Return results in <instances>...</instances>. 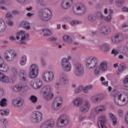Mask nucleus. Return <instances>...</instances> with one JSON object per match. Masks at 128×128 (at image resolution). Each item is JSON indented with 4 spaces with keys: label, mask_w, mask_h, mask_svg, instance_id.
Wrapping results in <instances>:
<instances>
[{
    "label": "nucleus",
    "mask_w": 128,
    "mask_h": 128,
    "mask_svg": "<svg viewBox=\"0 0 128 128\" xmlns=\"http://www.w3.org/2000/svg\"><path fill=\"white\" fill-rule=\"evenodd\" d=\"M74 106H81L80 108V112L82 114H87L90 108V102L86 100L84 103V100L80 98H75L72 102Z\"/></svg>",
    "instance_id": "1"
},
{
    "label": "nucleus",
    "mask_w": 128,
    "mask_h": 128,
    "mask_svg": "<svg viewBox=\"0 0 128 128\" xmlns=\"http://www.w3.org/2000/svg\"><path fill=\"white\" fill-rule=\"evenodd\" d=\"M98 60L96 57L91 56H89L86 60V68H88V70H92V68H94V74L96 76H100V72L102 70L100 69V68L96 66H98Z\"/></svg>",
    "instance_id": "2"
},
{
    "label": "nucleus",
    "mask_w": 128,
    "mask_h": 128,
    "mask_svg": "<svg viewBox=\"0 0 128 128\" xmlns=\"http://www.w3.org/2000/svg\"><path fill=\"white\" fill-rule=\"evenodd\" d=\"M114 102L117 106H126L128 103V94L122 95L120 92H115Z\"/></svg>",
    "instance_id": "3"
},
{
    "label": "nucleus",
    "mask_w": 128,
    "mask_h": 128,
    "mask_svg": "<svg viewBox=\"0 0 128 128\" xmlns=\"http://www.w3.org/2000/svg\"><path fill=\"white\" fill-rule=\"evenodd\" d=\"M68 124H70V117L66 114L60 116L57 120L56 124L58 128H64Z\"/></svg>",
    "instance_id": "4"
},
{
    "label": "nucleus",
    "mask_w": 128,
    "mask_h": 128,
    "mask_svg": "<svg viewBox=\"0 0 128 128\" xmlns=\"http://www.w3.org/2000/svg\"><path fill=\"white\" fill-rule=\"evenodd\" d=\"M30 120L31 122L35 124H40L42 122V114L40 112H34L30 116Z\"/></svg>",
    "instance_id": "5"
},
{
    "label": "nucleus",
    "mask_w": 128,
    "mask_h": 128,
    "mask_svg": "<svg viewBox=\"0 0 128 128\" xmlns=\"http://www.w3.org/2000/svg\"><path fill=\"white\" fill-rule=\"evenodd\" d=\"M104 110H106V107L104 106H99L98 107L94 108L92 110L90 114L88 116V118L89 120H92V118H96V116L100 114V112H104Z\"/></svg>",
    "instance_id": "6"
},
{
    "label": "nucleus",
    "mask_w": 128,
    "mask_h": 128,
    "mask_svg": "<svg viewBox=\"0 0 128 128\" xmlns=\"http://www.w3.org/2000/svg\"><path fill=\"white\" fill-rule=\"evenodd\" d=\"M62 98L60 97H57L54 100L51 104V108L54 112L60 110L62 108Z\"/></svg>",
    "instance_id": "7"
},
{
    "label": "nucleus",
    "mask_w": 128,
    "mask_h": 128,
    "mask_svg": "<svg viewBox=\"0 0 128 128\" xmlns=\"http://www.w3.org/2000/svg\"><path fill=\"white\" fill-rule=\"evenodd\" d=\"M73 12L79 16H82L86 12V8L84 4L77 3L73 8Z\"/></svg>",
    "instance_id": "8"
},
{
    "label": "nucleus",
    "mask_w": 128,
    "mask_h": 128,
    "mask_svg": "<svg viewBox=\"0 0 128 128\" xmlns=\"http://www.w3.org/2000/svg\"><path fill=\"white\" fill-rule=\"evenodd\" d=\"M39 17L42 20L48 22L52 18V11L48 9L42 10L39 12Z\"/></svg>",
    "instance_id": "9"
},
{
    "label": "nucleus",
    "mask_w": 128,
    "mask_h": 128,
    "mask_svg": "<svg viewBox=\"0 0 128 128\" xmlns=\"http://www.w3.org/2000/svg\"><path fill=\"white\" fill-rule=\"evenodd\" d=\"M84 74V66L80 63L77 62L74 65V74L78 78L82 76Z\"/></svg>",
    "instance_id": "10"
},
{
    "label": "nucleus",
    "mask_w": 128,
    "mask_h": 128,
    "mask_svg": "<svg viewBox=\"0 0 128 128\" xmlns=\"http://www.w3.org/2000/svg\"><path fill=\"white\" fill-rule=\"evenodd\" d=\"M38 76V66L32 64L30 68L28 76L30 78H36Z\"/></svg>",
    "instance_id": "11"
},
{
    "label": "nucleus",
    "mask_w": 128,
    "mask_h": 128,
    "mask_svg": "<svg viewBox=\"0 0 128 128\" xmlns=\"http://www.w3.org/2000/svg\"><path fill=\"white\" fill-rule=\"evenodd\" d=\"M62 68L65 72H70L72 70V64L66 58H63L60 62Z\"/></svg>",
    "instance_id": "12"
},
{
    "label": "nucleus",
    "mask_w": 128,
    "mask_h": 128,
    "mask_svg": "<svg viewBox=\"0 0 128 128\" xmlns=\"http://www.w3.org/2000/svg\"><path fill=\"white\" fill-rule=\"evenodd\" d=\"M7 52L4 58L8 62H12L16 58L18 54L14 50L9 49L7 50Z\"/></svg>",
    "instance_id": "13"
},
{
    "label": "nucleus",
    "mask_w": 128,
    "mask_h": 128,
    "mask_svg": "<svg viewBox=\"0 0 128 128\" xmlns=\"http://www.w3.org/2000/svg\"><path fill=\"white\" fill-rule=\"evenodd\" d=\"M42 78L44 82H50L54 80V73L52 72H44L42 75Z\"/></svg>",
    "instance_id": "14"
},
{
    "label": "nucleus",
    "mask_w": 128,
    "mask_h": 128,
    "mask_svg": "<svg viewBox=\"0 0 128 128\" xmlns=\"http://www.w3.org/2000/svg\"><path fill=\"white\" fill-rule=\"evenodd\" d=\"M112 28L108 25L102 26L100 28V34L102 36H108L112 34Z\"/></svg>",
    "instance_id": "15"
},
{
    "label": "nucleus",
    "mask_w": 128,
    "mask_h": 128,
    "mask_svg": "<svg viewBox=\"0 0 128 128\" xmlns=\"http://www.w3.org/2000/svg\"><path fill=\"white\" fill-rule=\"evenodd\" d=\"M54 128V120H49L43 122L40 128Z\"/></svg>",
    "instance_id": "16"
},
{
    "label": "nucleus",
    "mask_w": 128,
    "mask_h": 128,
    "mask_svg": "<svg viewBox=\"0 0 128 128\" xmlns=\"http://www.w3.org/2000/svg\"><path fill=\"white\" fill-rule=\"evenodd\" d=\"M74 4V0H63L61 3L62 10H68Z\"/></svg>",
    "instance_id": "17"
},
{
    "label": "nucleus",
    "mask_w": 128,
    "mask_h": 128,
    "mask_svg": "<svg viewBox=\"0 0 128 128\" xmlns=\"http://www.w3.org/2000/svg\"><path fill=\"white\" fill-rule=\"evenodd\" d=\"M106 116H100L98 118V126L100 128H106Z\"/></svg>",
    "instance_id": "18"
},
{
    "label": "nucleus",
    "mask_w": 128,
    "mask_h": 128,
    "mask_svg": "<svg viewBox=\"0 0 128 128\" xmlns=\"http://www.w3.org/2000/svg\"><path fill=\"white\" fill-rule=\"evenodd\" d=\"M122 40V35L114 34L111 37V41L113 44H118Z\"/></svg>",
    "instance_id": "19"
},
{
    "label": "nucleus",
    "mask_w": 128,
    "mask_h": 128,
    "mask_svg": "<svg viewBox=\"0 0 128 128\" xmlns=\"http://www.w3.org/2000/svg\"><path fill=\"white\" fill-rule=\"evenodd\" d=\"M12 102L15 108H21V106L24 105V100L23 99H14L12 100Z\"/></svg>",
    "instance_id": "20"
},
{
    "label": "nucleus",
    "mask_w": 128,
    "mask_h": 128,
    "mask_svg": "<svg viewBox=\"0 0 128 128\" xmlns=\"http://www.w3.org/2000/svg\"><path fill=\"white\" fill-rule=\"evenodd\" d=\"M18 76H19L21 80L26 82V78H28V72L26 70H20L18 72Z\"/></svg>",
    "instance_id": "21"
},
{
    "label": "nucleus",
    "mask_w": 128,
    "mask_h": 128,
    "mask_svg": "<svg viewBox=\"0 0 128 128\" xmlns=\"http://www.w3.org/2000/svg\"><path fill=\"white\" fill-rule=\"evenodd\" d=\"M98 68L102 72H106L108 70V61H102L99 64Z\"/></svg>",
    "instance_id": "22"
},
{
    "label": "nucleus",
    "mask_w": 128,
    "mask_h": 128,
    "mask_svg": "<svg viewBox=\"0 0 128 128\" xmlns=\"http://www.w3.org/2000/svg\"><path fill=\"white\" fill-rule=\"evenodd\" d=\"M0 82L2 84H10V78L4 74L0 73Z\"/></svg>",
    "instance_id": "23"
},
{
    "label": "nucleus",
    "mask_w": 128,
    "mask_h": 128,
    "mask_svg": "<svg viewBox=\"0 0 128 128\" xmlns=\"http://www.w3.org/2000/svg\"><path fill=\"white\" fill-rule=\"evenodd\" d=\"M42 32L44 36H51L52 34V30L50 29L45 28L42 30Z\"/></svg>",
    "instance_id": "24"
},
{
    "label": "nucleus",
    "mask_w": 128,
    "mask_h": 128,
    "mask_svg": "<svg viewBox=\"0 0 128 128\" xmlns=\"http://www.w3.org/2000/svg\"><path fill=\"white\" fill-rule=\"evenodd\" d=\"M9 70L10 66H8V64L4 62L0 65V72H8Z\"/></svg>",
    "instance_id": "25"
},
{
    "label": "nucleus",
    "mask_w": 128,
    "mask_h": 128,
    "mask_svg": "<svg viewBox=\"0 0 128 128\" xmlns=\"http://www.w3.org/2000/svg\"><path fill=\"white\" fill-rule=\"evenodd\" d=\"M60 81L62 84H66L68 82V76L66 74H61L60 77Z\"/></svg>",
    "instance_id": "26"
},
{
    "label": "nucleus",
    "mask_w": 128,
    "mask_h": 128,
    "mask_svg": "<svg viewBox=\"0 0 128 128\" xmlns=\"http://www.w3.org/2000/svg\"><path fill=\"white\" fill-rule=\"evenodd\" d=\"M11 72H12L14 76V79H12V82H16V76H18V68L15 67H12L11 68Z\"/></svg>",
    "instance_id": "27"
},
{
    "label": "nucleus",
    "mask_w": 128,
    "mask_h": 128,
    "mask_svg": "<svg viewBox=\"0 0 128 128\" xmlns=\"http://www.w3.org/2000/svg\"><path fill=\"white\" fill-rule=\"evenodd\" d=\"M20 26L26 30H30V23L25 21H23L20 23Z\"/></svg>",
    "instance_id": "28"
},
{
    "label": "nucleus",
    "mask_w": 128,
    "mask_h": 128,
    "mask_svg": "<svg viewBox=\"0 0 128 128\" xmlns=\"http://www.w3.org/2000/svg\"><path fill=\"white\" fill-rule=\"evenodd\" d=\"M42 92L43 94L52 92V87L50 85H45L43 86Z\"/></svg>",
    "instance_id": "29"
},
{
    "label": "nucleus",
    "mask_w": 128,
    "mask_h": 128,
    "mask_svg": "<svg viewBox=\"0 0 128 128\" xmlns=\"http://www.w3.org/2000/svg\"><path fill=\"white\" fill-rule=\"evenodd\" d=\"M44 98L45 100H50L54 98V94L50 92L49 93H43Z\"/></svg>",
    "instance_id": "30"
},
{
    "label": "nucleus",
    "mask_w": 128,
    "mask_h": 128,
    "mask_svg": "<svg viewBox=\"0 0 128 128\" xmlns=\"http://www.w3.org/2000/svg\"><path fill=\"white\" fill-rule=\"evenodd\" d=\"M109 116L112 122L113 126H116L118 124V120L116 119V116L112 113H110Z\"/></svg>",
    "instance_id": "31"
},
{
    "label": "nucleus",
    "mask_w": 128,
    "mask_h": 128,
    "mask_svg": "<svg viewBox=\"0 0 128 128\" xmlns=\"http://www.w3.org/2000/svg\"><path fill=\"white\" fill-rule=\"evenodd\" d=\"M22 88V86L20 84H18L16 85H15L12 88V90L14 92H20Z\"/></svg>",
    "instance_id": "32"
},
{
    "label": "nucleus",
    "mask_w": 128,
    "mask_h": 128,
    "mask_svg": "<svg viewBox=\"0 0 128 128\" xmlns=\"http://www.w3.org/2000/svg\"><path fill=\"white\" fill-rule=\"evenodd\" d=\"M96 96L97 97V100H98V102H100L102 100H104L105 98L104 95L100 93L96 94Z\"/></svg>",
    "instance_id": "33"
},
{
    "label": "nucleus",
    "mask_w": 128,
    "mask_h": 128,
    "mask_svg": "<svg viewBox=\"0 0 128 128\" xmlns=\"http://www.w3.org/2000/svg\"><path fill=\"white\" fill-rule=\"evenodd\" d=\"M126 68V63L122 62L120 63L118 68V72H122L124 68Z\"/></svg>",
    "instance_id": "34"
},
{
    "label": "nucleus",
    "mask_w": 128,
    "mask_h": 128,
    "mask_svg": "<svg viewBox=\"0 0 128 128\" xmlns=\"http://www.w3.org/2000/svg\"><path fill=\"white\" fill-rule=\"evenodd\" d=\"M90 102L92 104H98V102L96 94L90 96Z\"/></svg>",
    "instance_id": "35"
},
{
    "label": "nucleus",
    "mask_w": 128,
    "mask_h": 128,
    "mask_svg": "<svg viewBox=\"0 0 128 128\" xmlns=\"http://www.w3.org/2000/svg\"><path fill=\"white\" fill-rule=\"evenodd\" d=\"M38 79H36V80L32 81L30 82L31 86L34 88H36V89L38 88V86L36 85L38 84Z\"/></svg>",
    "instance_id": "36"
},
{
    "label": "nucleus",
    "mask_w": 128,
    "mask_h": 128,
    "mask_svg": "<svg viewBox=\"0 0 128 128\" xmlns=\"http://www.w3.org/2000/svg\"><path fill=\"white\" fill-rule=\"evenodd\" d=\"M100 48L102 50L103 52H108L110 50V48H108V45L106 44H102V46H101Z\"/></svg>",
    "instance_id": "37"
},
{
    "label": "nucleus",
    "mask_w": 128,
    "mask_h": 128,
    "mask_svg": "<svg viewBox=\"0 0 128 128\" xmlns=\"http://www.w3.org/2000/svg\"><path fill=\"white\" fill-rule=\"evenodd\" d=\"M8 100L6 98H2L0 102V106L2 107L6 106H8Z\"/></svg>",
    "instance_id": "38"
},
{
    "label": "nucleus",
    "mask_w": 128,
    "mask_h": 128,
    "mask_svg": "<svg viewBox=\"0 0 128 128\" xmlns=\"http://www.w3.org/2000/svg\"><path fill=\"white\" fill-rule=\"evenodd\" d=\"M63 40L64 42H68V44H72V38L68 36H63Z\"/></svg>",
    "instance_id": "39"
},
{
    "label": "nucleus",
    "mask_w": 128,
    "mask_h": 128,
    "mask_svg": "<svg viewBox=\"0 0 128 128\" xmlns=\"http://www.w3.org/2000/svg\"><path fill=\"white\" fill-rule=\"evenodd\" d=\"M26 62V56H23L22 57L21 60L20 61V64L21 66H24Z\"/></svg>",
    "instance_id": "40"
},
{
    "label": "nucleus",
    "mask_w": 128,
    "mask_h": 128,
    "mask_svg": "<svg viewBox=\"0 0 128 128\" xmlns=\"http://www.w3.org/2000/svg\"><path fill=\"white\" fill-rule=\"evenodd\" d=\"M104 18V16L100 12H97L95 14V18L96 20V18Z\"/></svg>",
    "instance_id": "41"
},
{
    "label": "nucleus",
    "mask_w": 128,
    "mask_h": 128,
    "mask_svg": "<svg viewBox=\"0 0 128 128\" xmlns=\"http://www.w3.org/2000/svg\"><path fill=\"white\" fill-rule=\"evenodd\" d=\"M2 24H4V20L0 19V32H4V30H6L4 26L2 28Z\"/></svg>",
    "instance_id": "42"
},
{
    "label": "nucleus",
    "mask_w": 128,
    "mask_h": 128,
    "mask_svg": "<svg viewBox=\"0 0 128 128\" xmlns=\"http://www.w3.org/2000/svg\"><path fill=\"white\" fill-rule=\"evenodd\" d=\"M24 34V31H20L17 33V36H16V39L17 40H19L20 38V36H22Z\"/></svg>",
    "instance_id": "43"
},
{
    "label": "nucleus",
    "mask_w": 128,
    "mask_h": 128,
    "mask_svg": "<svg viewBox=\"0 0 128 128\" xmlns=\"http://www.w3.org/2000/svg\"><path fill=\"white\" fill-rule=\"evenodd\" d=\"M30 100L33 104H36V102H38V98L34 95H32L30 96Z\"/></svg>",
    "instance_id": "44"
},
{
    "label": "nucleus",
    "mask_w": 128,
    "mask_h": 128,
    "mask_svg": "<svg viewBox=\"0 0 128 128\" xmlns=\"http://www.w3.org/2000/svg\"><path fill=\"white\" fill-rule=\"evenodd\" d=\"M88 18L90 22H95L96 20V16L94 17V15L92 14H90L88 15Z\"/></svg>",
    "instance_id": "45"
},
{
    "label": "nucleus",
    "mask_w": 128,
    "mask_h": 128,
    "mask_svg": "<svg viewBox=\"0 0 128 128\" xmlns=\"http://www.w3.org/2000/svg\"><path fill=\"white\" fill-rule=\"evenodd\" d=\"M10 114V110H0V114L1 116H8Z\"/></svg>",
    "instance_id": "46"
},
{
    "label": "nucleus",
    "mask_w": 128,
    "mask_h": 128,
    "mask_svg": "<svg viewBox=\"0 0 128 128\" xmlns=\"http://www.w3.org/2000/svg\"><path fill=\"white\" fill-rule=\"evenodd\" d=\"M36 4H40L41 6H46V4H44V0H36Z\"/></svg>",
    "instance_id": "47"
},
{
    "label": "nucleus",
    "mask_w": 128,
    "mask_h": 128,
    "mask_svg": "<svg viewBox=\"0 0 128 128\" xmlns=\"http://www.w3.org/2000/svg\"><path fill=\"white\" fill-rule=\"evenodd\" d=\"M122 30L124 32H128V24L124 23L122 25Z\"/></svg>",
    "instance_id": "48"
},
{
    "label": "nucleus",
    "mask_w": 128,
    "mask_h": 128,
    "mask_svg": "<svg viewBox=\"0 0 128 128\" xmlns=\"http://www.w3.org/2000/svg\"><path fill=\"white\" fill-rule=\"evenodd\" d=\"M40 61L42 66H46V62L44 58L41 57L40 58Z\"/></svg>",
    "instance_id": "49"
},
{
    "label": "nucleus",
    "mask_w": 128,
    "mask_h": 128,
    "mask_svg": "<svg viewBox=\"0 0 128 128\" xmlns=\"http://www.w3.org/2000/svg\"><path fill=\"white\" fill-rule=\"evenodd\" d=\"M0 4H5V6H8L10 4L8 2H6V0H0Z\"/></svg>",
    "instance_id": "50"
},
{
    "label": "nucleus",
    "mask_w": 128,
    "mask_h": 128,
    "mask_svg": "<svg viewBox=\"0 0 128 128\" xmlns=\"http://www.w3.org/2000/svg\"><path fill=\"white\" fill-rule=\"evenodd\" d=\"M83 90L82 86H79L78 88H76L74 90L76 94H80L82 90Z\"/></svg>",
    "instance_id": "51"
},
{
    "label": "nucleus",
    "mask_w": 128,
    "mask_h": 128,
    "mask_svg": "<svg viewBox=\"0 0 128 128\" xmlns=\"http://www.w3.org/2000/svg\"><path fill=\"white\" fill-rule=\"evenodd\" d=\"M6 18H12L14 16H12V14L10 12H8L6 14Z\"/></svg>",
    "instance_id": "52"
},
{
    "label": "nucleus",
    "mask_w": 128,
    "mask_h": 128,
    "mask_svg": "<svg viewBox=\"0 0 128 128\" xmlns=\"http://www.w3.org/2000/svg\"><path fill=\"white\" fill-rule=\"evenodd\" d=\"M118 116H119L120 118H122V116H124V110H122V109H120L118 110Z\"/></svg>",
    "instance_id": "53"
},
{
    "label": "nucleus",
    "mask_w": 128,
    "mask_h": 128,
    "mask_svg": "<svg viewBox=\"0 0 128 128\" xmlns=\"http://www.w3.org/2000/svg\"><path fill=\"white\" fill-rule=\"evenodd\" d=\"M116 4H120V5L124 4V0H117L116 1Z\"/></svg>",
    "instance_id": "54"
},
{
    "label": "nucleus",
    "mask_w": 128,
    "mask_h": 128,
    "mask_svg": "<svg viewBox=\"0 0 128 128\" xmlns=\"http://www.w3.org/2000/svg\"><path fill=\"white\" fill-rule=\"evenodd\" d=\"M29 36L28 34H24L21 37V40L24 41L26 40L28 38Z\"/></svg>",
    "instance_id": "55"
},
{
    "label": "nucleus",
    "mask_w": 128,
    "mask_h": 128,
    "mask_svg": "<svg viewBox=\"0 0 128 128\" xmlns=\"http://www.w3.org/2000/svg\"><path fill=\"white\" fill-rule=\"evenodd\" d=\"M112 53L114 55V56H116L118 54V51L113 49L112 51Z\"/></svg>",
    "instance_id": "56"
},
{
    "label": "nucleus",
    "mask_w": 128,
    "mask_h": 128,
    "mask_svg": "<svg viewBox=\"0 0 128 128\" xmlns=\"http://www.w3.org/2000/svg\"><path fill=\"white\" fill-rule=\"evenodd\" d=\"M80 22H78V20H72L70 22V24H72V26H76V24H79Z\"/></svg>",
    "instance_id": "57"
},
{
    "label": "nucleus",
    "mask_w": 128,
    "mask_h": 128,
    "mask_svg": "<svg viewBox=\"0 0 128 128\" xmlns=\"http://www.w3.org/2000/svg\"><path fill=\"white\" fill-rule=\"evenodd\" d=\"M58 38L54 37H50L48 38V42H56Z\"/></svg>",
    "instance_id": "58"
},
{
    "label": "nucleus",
    "mask_w": 128,
    "mask_h": 128,
    "mask_svg": "<svg viewBox=\"0 0 128 128\" xmlns=\"http://www.w3.org/2000/svg\"><path fill=\"white\" fill-rule=\"evenodd\" d=\"M36 85L37 86H38V88H42V82L38 79V82H37Z\"/></svg>",
    "instance_id": "59"
},
{
    "label": "nucleus",
    "mask_w": 128,
    "mask_h": 128,
    "mask_svg": "<svg viewBox=\"0 0 128 128\" xmlns=\"http://www.w3.org/2000/svg\"><path fill=\"white\" fill-rule=\"evenodd\" d=\"M4 94V90L2 88H0V98Z\"/></svg>",
    "instance_id": "60"
},
{
    "label": "nucleus",
    "mask_w": 128,
    "mask_h": 128,
    "mask_svg": "<svg viewBox=\"0 0 128 128\" xmlns=\"http://www.w3.org/2000/svg\"><path fill=\"white\" fill-rule=\"evenodd\" d=\"M12 14L16 15V14H20V12L18 10H14L12 11Z\"/></svg>",
    "instance_id": "61"
},
{
    "label": "nucleus",
    "mask_w": 128,
    "mask_h": 128,
    "mask_svg": "<svg viewBox=\"0 0 128 128\" xmlns=\"http://www.w3.org/2000/svg\"><path fill=\"white\" fill-rule=\"evenodd\" d=\"M85 87H86L88 90H92L94 88V86L92 85L87 86Z\"/></svg>",
    "instance_id": "62"
},
{
    "label": "nucleus",
    "mask_w": 128,
    "mask_h": 128,
    "mask_svg": "<svg viewBox=\"0 0 128 128\" xmlns=\"http://www.w3.org/2000/svg\"><path fill=\"white\" fill-rule=\"evenodd\" d=\"M104 20L106 22H110L112 20V16H109V17H105Z\"/></svg>",
    "instance_id": "63"
},
{
    "label": "nucleus",
    "mask_w": 128,
    "mask_h": 128,
    "mask_svg": "<svg viewBox=\"0 0 128 128\" xmlns=\"http://www.w3.org/2000/svg\"><path fill=\"white\" fill-rule=\"evenodd\" d=\"M0 122L3 124H8V120L6 119H2L0 120Z\"/></svg>",
    "instance_id": "64"
}]
</instances>
